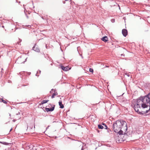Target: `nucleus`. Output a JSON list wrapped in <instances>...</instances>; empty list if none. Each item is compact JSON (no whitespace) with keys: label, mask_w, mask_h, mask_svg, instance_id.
Wrapping results in <instances>:
<instances>
[{"label":"nucleus","mask_w":150,"mask_h":150,"mask_svg":"<svg viewBox=\"0 0 150 150\" xmlns=\"http://www.w3.org/2000/svg\"><path fill=\"white\" fill-rule=\"evenodd\" d=\"M9 116H11V114H9Z\"/></svg>","instance_id":"33"},{"label":"nucleus","mask_w":150,"mask_h":150,"mask_svg":"<svg viewBox=\"0 0 150 150\" xmlns=\"http://www.w3.org/2000/svg\"><path fill=\"white\" fill-rule=\"evenodd\" d=\"M105 67H108L107 66H105Z\"/></svg>","instance_id":"38"},{"label":"nucleus","mask_w":150,"mask_h":150,"mask_svg":"<svg viewBox=\"0 0 150 150\" xmlns=\"http://www.w3.org/2000/svg\"><path fill=\"white\" fill-rule=\"evenodd\" d=\"M97 131L98 132H99V130H97Z\"/></svg>","instance_id":"29"},{"label":"nucleus","mask_w":150,"mask_h":150,"mask_svg":"<svg viewBox=\"0 0 150 150\" xmlns=\"http://www.w3.org/2000/svg\"><path fill=\"white\" fill-rule=\"evenodd\" d=\"M27 59V58H26L24 56H21L18 58L16 61V62H17L19 64L24 63L26 61Z\"/></svg>","instance_id":"4"},{"label":"nucleus","mask_w":150,"mask_h":150,"mask_svg":"<svg viewBox=\"0 0 150 150\" xmlns=\"http://www.w3.org/2000/svg\"><path fill=\"white\" fill-rule=\"evenodd\" d=\"M27 27H29V28H30V27H31V25H27Z\"/></svg>","instance_id":"24"},{"label":"nucleus","mask_w":150,"mask_h":150,"mask_svg":"<svg viewBox=\"0 0 150 150\" xmlns=\"http://www.w3.org/2000/svg\"><path fill=\"white\" fill-rule=\"evenodd\" d=\"M122 33L123 35L125 37H126L127 34V30L125 29H123L122 31Z\"/></svg>","instance_id":"6"},{"label":"nucleus","mask_w":150,"mask_h":150,"mask_svg":"<svg viewBox=\"0 0 150 150\" xmlns=\"http://www.w3.org/2000/svg\"><path fill=\"white\" fill-rule=\"evenodd\" d=\"M37 74H36V76H38L39 75H38Z\"/></svg>","instance_id":"37"},{"label":"nucleus","mask_w":150,"mask_h":150,"mask_svg":"<svg viewBox=\"0 0 150 150\" xmlns=\"http://www.w3.org/2000/svg\"><path fill=\"white\" fill-rule=\"evenodd\" d=\"M103 128H104L105 129H108V127L106 125H105V126H104L103 127Z\"/></svg>","instance_id":"18"},{"label":"nucleus","mask_w":150,"mask_h":150,"mask_svg":"<svg viewBox=\"0 0 150 150\" xmlns=\"http://www.w3.org/2000/svg\"><path fill=\"white\" fill-rule=\"evenodd\" d=\"M55 91H56L55 89H52L51 90V91H50V93H53V92L55 93Z\"/></svg>","instance_id":"16"},{"label":"nucleus","mask_w":150,"mask_h":150,"mask_svg":"<svg viewBox=\"0 0 150 150\" xmlns=\"http://www.w3.org/2000/svg\"><path fill=\"white\" fill-rule=\"evenodd\" d=\"M12 129H11V130H10V132L11 130H12Z\"/></svg>","instance_id":"34"},{"label":"nucleus","mask_w":150,"mask_h":150,"mask_svg":"<svg viewBox=\"0 0 150 150\" xmlns=\"http://www.w3.org/2000/svg\"><path fill=\"white\" fill-rule=\"evenodd\" d=\"M61 68L62 70L65 71H67L69 70V67H64L63 66H62Z\"/></svg>","instance_id":"8"},{"label":"nucleus","mask_w":150,"mask_h":150,"mask_svg":"<svg viewBox=\"0 0 150 150\" xmlns=\"http://www.w3.org/2000/svg\"><path fill=\"white\" fill-rule=\"evenodd\" d=\"M0 143L5 145H8L9 144V143H8L3 142H1L0 141Z\"/></svg>","instance_id":"15"},{"label":"nucleus","mask_w":150,"mask_h":150,"mask_svg":"<svg viewBox=\"0 0 150 150\" xmlns=\"http://www.w3.org/2000/svg\"><path fill=\"white\" fill-rule=\"evenodd\" d=\"M134 109L135 111L139 114H143L147 113L149 111L150 109V108H149V109L148 110H146L145 111L140 112L139 111V108H141L140 106H139V104H135L134 105Z\"/></svg>","instance_id":"3"},{"label":"nucleus","mask_w":150,"mask_h":150,"mask_svg":"<svg viewBox=\"0 0 150 150\" xmlns=\"http://www.w3.org/2000/svg\"><path fill=\"white\" fill-rule=\"evenodd\" d=\"M115 19H112V20H111V21H112V22H115Z\"/></svg>","instance_id":"22"},{"label":"nucleus","mask_w":150,"mask_h":150,"mask_svg":"<svg viewBox=\"0 0 150 150\" xmlns=\"http://www.w3.org/2000/svg\"><path fill=\"white\" fill-rule=\"evenodd\" d=\"M27 18H28V16H27Z\"/></svg>","instance_id":"36"},{"label":"nucleus","mask_w":150,"mask_h":150,"mask_svg":"<svg viewBox=\"0 0 150 150\" xmlns=\"http://www.w3.org/2000/svg\"><path fill=\"white\" fill-rule=\"evenodd\" d=\"M58 95V93L57 92H56L54 93H53V94L51 98H53L54 97V96H57Z\"/></svg>","instance_id":"11"},{"label":"nucleus","mask_w":150,"mask_h":150,"mask_svg":"<svg viewBox=\"0 0 150 150\" xmlns=\"http://www.w3.org/2000/svg\"><path fill=\"white\" fill-rule=\"evenodd\" d=\"M45 110L46 111L48 112L49 111H50V108H45Z\"/></svg>","instance_id":"17"},{"label":"nucleus","mask_w":150,"mask_h":150,"mask_svg":"<svg viewBox=\"0 0 150 150\" xmlns=\"http://www.w3.org/2000/svg\"><path fill=\"white\" fill-rule=\"evenodd\" d=\"M142 103L143 102H142V100H141V98L140 97L139 99L137 100L135 104H139V106H140L141 105H142Z\"/></svg>","instance_id":"5"},{"label":"nucleus","mask_w":150,"mask_h":150,"mask_svg":"<svg viewBox=\"0 0 150 150\" xmlns=\"http://www.w3.org/2000/svg\"><path fill=\"white\" fill-rule=\"evenodd\" d=\"M53 105V106L52 107V108H50V111H53L54 109V107L55 105Z\"/></svg>","instance_id":"13"},{"label":"nucleus","mask_w":150,"mask_h":150,"mask_svg":"<svg viewBox=\"0 0 150 150\" xmlns=\"http://www.w3.org/2000/svg\"><path fill=\"white\" fill-rule=\"evenodd\" d=\"M114 131L120 135L123 134V132H126L127 129L126 122L123 120H117L113 125Z\"/></svg>","instance_id":"1"},{"label":"nucleus","mask_w":150,"mask_h":150,"mask_svg":"<svg viewBox=\"0 0 150 150\" xmlns=\"http://www.w3.org/2000/svg\"><path fill=\"white\" fill-rule=\"evenodd\" d=\"M20 42H17V43H18V44H19V43H20Z\"/></svg>","instance_id":"27"},{"label":"nucleus","mask_w":150,"mask_h":150,"mask_svg":"<svg viewBox=\"0 0 150 150\" xmlns=\"http://www.w3.org/2000/svg\"><path fill=\"white\" fill-rule=\"evenodd\" d=\"M49 105H50L51 106V105L50 104Z\"/></svg>","instance_id":"32"},{"label":"nucleus","mask_w":150,"mask_h":150,"mask_svg":"<svg viewBox=\"0 0 150 150\" xmlns=\"http://www.w3.org/2000/svg\"><path fill=\"white\" fill-rule=\"evenodd\" d=\"M63 3L64 4H65V2H63Z\"/></svg>","instance_id":"35"},{"label":"nucleus","mask_w":150,"mask_h":150,"mask_svg":"<svg viewBox=\"0 0 150 150\" xmlns=\"http://www.w3.org/2000/svg\"><path fill=\"white\" fill-rule=\"evenodd\" d=\"M49 101V100H43L41 103L42 104H45V103H47V102H48Z\"/></svg>","instance_id":"12"},{"label":"nucleus","mask_w":150,"mask_h":150,"mask_svg":"<svg viewBox=\"0 0 150 150\" xmlns=\"http://www.w3.org/2000/svg\"><path fill=\"white\" fill-rule=\"evenodd\" d=\"M1 100H2V101L4 103H6V101L5 100H4L2 99H1Z\"/></svg>","instance_id":"20"},{"label":"nucleus","mask_w":150,"mask_h":150,"mask_svg":"<svg viewBox=\"0 0 150 150\" xmlns=\"http://www.w3.org/2000/svg\"><path fill=\"white\" fill-rule=\"evenodd\" d=\"M16 120H15V119H14V120H13L12 121L13 122H15L16 121Z\"/></svg>","instance_id":"23"},{"label":"nucleus","mask_w":150,"mask_h":150,"mask_svg":"<svg viewBox=\"0 0 150 150\" xmlns=\"http://www.w3.org/2000/svg\"><path fill=\"white\" fill-rule=\"evenodd\" d=\"M140 97L143 102L142 105V108H145L149 106L150 108V92L146 96Z\"/></svg>","instance_id":"2"},{"label":"nucleus","mask_w":150,"mask_h":150,"mask_svg":"<svg viewBox=\"0 0 150 150\" xmlns=\"http://www.w3.org/2000/svg\"><path fill=\"white\" fill-rule=\"evenodd\" d=\"M18 114H20V112H18V113L16 114V115H18Z\"/></svg>","instance_id":"28"},{"label":"nucleus","mask_w":150,"mask_h":150,"mask_svg":"<svg viewBox=\"0 0 150 150\" xmlns=\"http://www.w3.org/2000/svg\"><path fill=\"white\" fill-rule=\"evenodd\" d=\"M59 105L60 106V108H64L63 105L62 103V102L61 101H60L59 102Z\"/></svg>","instance_id":"10"},{"label":"nucleus","mask_w":150,"mask_h":150,"mask_svg":"<svg viewBox=\"0 0 150 150\" xmlns=\"http://www.w3.org/2000/svg\"><path fill=\"white\" fill-rule=\"evenodd\" d=\"M36 44H35V45L33 48V49L35 51L39 52H40V50L38 47H36Z\"/></svg>","instance_id":"7"},{"label":"nucleus","mask_w":150,"mask_h":150,"mask_svg":"<svg viewBox=\"0 0 150 150\" xmlns=\"http://www.w3.org/2000/svg\"><path fill=\"white\" fill-rule=\"evenodd\" d=\"M101 39L105 42H106L108 40L107 37L105 36L102 38Z\"/></svg>","instance_id":"9"},{"label":"nucleus","mask_w":150,"mask_h":150,"mask_svg":"<svg viewBox=\"0 0 150 150\" xmlns=\"http://www.w3.org/2000/svg\"><path fill=\"white\" fill-rule=\"evenodd\" d=\"M145 32H147V31H148V30H145Z\"/></svg>","instance_id":"30"},{"label":"nucleus","mask_w":150,"mask_h":150,"mask_svg":"<svg viewBox=\"0 0 150 150\" xmlns=\"http://www.w3.org/2000/svg\"><path fill=\"white\" fill-rule=\"evenodd\" d=\"M102 125L104 126H105V125H106V124H105V123H103L102 124Z\"/></svg>","instance_id":"25"},{"label":"nucleus","mask_w":150,"mask_h":150,"mask_svg":"<svg viewBox=\"0 0 150 150\" xmlns=\"http://www.w3.org/2000/svg\"><path fill=\"white\" fill-rule=\"evenodd\" d=\"M41 72V71H40V70H39V73H40H40Z\"/></svg>","instance_id":"26"},{"label":"nucleus","mask_w":150,"mask_h":150,"mask_svg":"<svg viewBox=\"0 0 150 150\" xmlns=\"http://www.w3.org/2000/svg\"><path fill=\"white\" fill-rule=\"evenodd\" d=\"M19 40H20V41H21V40L20 39H19Z\"/></svg>","instance_id":"31"},{"label":"nucleus","mask_w":150,"mask_h":150,"mask_svg":"<svg viewBox=\"0 0 150 150\" xmlns=\"http://www.w3.org/2000/svg\"><path fill=\"white\" fill-rule=\"evenodd\" d=\"M108 129V131H108V132H110V131H111V130H110V129Z\"/></svg>","instance_id":"21"},{"label":"nucleus","mask_w":150,"mask_h":150,"mask_svg":"<svg viewBox=\"0 0 150 150\" xmlns=\"http://www.w3.org/2000/svg\"><path fill=\"white\" fill-rule=\"evenodd\" d=\"M98 128H99V129H103V126L101 125H100V124L98 125Z\"/></svg>","instance_id":"14"},{"label":"nucleus","mask_w":150,"mask_h":150,"mask_svg":"<svg viewBox=\"0 0 150 150\" xmlns=\"http://www.w3.org/2000/svg\"><path fill=\"white\" fill-rule=\"evenodd\" d=\"M89 71L91 72H93V70L91 68L90 69Z\"/></svg>","instance_id":"19"}]
</instances>
